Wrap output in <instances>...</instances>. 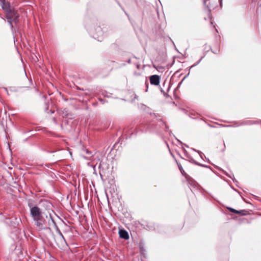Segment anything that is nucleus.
<instances>
[{"instance_id":"7ed1b4c3","label":"nucleus","mask_w":261,"mask_h":261,"mask_svg":"<svg viewBox=\"0 0 261 261\" xmlns=\"http://www.w3.org/2000/svg\"><path fill=\"white\" fill-rule=\"evenodd\" d=\"M35 224L38 228L39 230L45 229V227L44 226V220L43 217L39 218L34 220Z\"/></svg>"},{"instance_id":"0eeeda50","label":"nucleus","mask_w":261,"mask_h":261,"mask_svg":"<svg viewBox=\"0 0 261 261\" xmlns=\"http://www.w3.org/2000/svg\"><path fill=\"white\" fill-rule=\"evenodd\" d=\"M178 168L181 173V174L186 178H188L189 177V175L185 172L184 169L182 167V166L180 164H178Z\"/></svg>"},{"instance_id":"423d86ee","label":"nucleus","mask_w":261,"mask_h":261,"mask_svg":"<svg viewBox=\"0 0 261 261\" xmlns=\"http://www.w3.org/2000/svg\"><path fill=\"white\" fill-rule=\"evenodd\" d=\"M119 236L121 238H122V239H124L125 240H127L129 238V236H128V232L125 230H123V229L120 230L119 232Z\"/></svg>"},{"instance_id":"f03ea898","label":"nucleus","mask_w":261,"mask_h":261,"mask_svg":"<svg viewBox=\"0 0 261 261\" xmlns=\"http://www.w3.org/2000/svg\"><path fill=\"white\" fill-rule=\"evenodd\" d=\"M30 212L33 220L43 217L40 208L37 206L32 207L30 210Z\"/></svg>"},{"instance_id":"39448f33","label":"nucleus","mask_w":261,"mask_h":261,"mask_svg":"<svg viewBox=\"0 0 261 261\" xmlns=\"http://www.w3.org/2000/svg\"><path fill=\"white\" fill-rule=\"evenodd\" d=\"M227 209L229 211V212L237 214H239L241 216H245L247 215L248 212L246 210H241V211H238L234 208H232L231 207H227Z\"/></svg>"},{"instance_id":"6e6552de","label":"nucleus","mask_w":261,"mask_h":261,"mask_svg":"<svg viewBox=\"0 0 261 261\" xmlns=\"http://www.w3.org/2000/svg\"><path fill=\"white\" fill-rule=\"evenodd\" d=\"M212 51H213L214 54H217L219 53V52H220V48H219H219H217V49H212Z\"/></svg>"},{"instance_id":"20e7f679","label":"nucleus","mask_w":261,"mask_h":261,"mask_svg":"<svg viewBox=\"0 0 261 261\" xmlns=\"http://www.w3.org/2000/svg\"><path fill=\"white\" fill-rule=\"evenodd\" d=\"M150 82L151 85H159L160 84V78L158 75H153L150 76Z\"/></svg>"},{"instance_id":"f257e3e1","label":"nucleus","mask_w":261,"mask_h":261,"mask_svg":"<svg viewBox=\"0 0 261 261\" xmlns=\"http://www.w3.org/2000/svg\"><path fill=\"white\" fill-rule=\"evenodd\" d=\"M6 15V18L10 23L13 22L16 23L18 21L19 15L17 11L10 8H4Z\"/></svg>"},{"instance_id":"1a4fd4ad","label":"nucleus","mask_w":261,"mask_h":261,"mask_svg":"<svg viewBox=\"0 0 261 261\" xmlns=\"http://www.w3.org/2000/svg\"><path fill=\"white\" fill-rule=\"evenodd\" d=\"M60 237L63 238V236H62V234H61V233H60Z\"/></svg>"}]
</instances>
